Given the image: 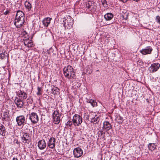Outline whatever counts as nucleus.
Returning <instances> with one entry per match:
<instances>
[{"instance_id": "1", "label": "nucleus", "mask_w": 160, "mask_h": 160, "mask_svg": "<svg viewBox=\"0 0 160 160\" xmlns=\"http://www.w3.org/2000/svg\"><path fill=\"white\" fill-rule=\"evenodd\" d=\"M24 14L23 12L21 11H17L14 23L17 28H20L22 27L24 23L25 20Z\"/></svg>"}, {"instance_id": "2", "label": "nucleus", "mask_w": 160, "mask_h": 160, "mask_svg": "<svg viewBox=\"0 0 160 160\" xmlns=\"http://www.w3.org/2000/svg\"><path fill=\"white\" fill-rule=\"evenodd\" d=\"M64 76L68 79H73L75 74L72 67L70 65L65 67L63 69Z\"/></svg>"}, {"instance_id": "3", "label": "nucleus", "mask_w": 160, "mask_h": 160, "mask_svg": "<svg viewBox=\"0 0 160 160\" xmlns=\"http://www.w3.org/2000/svg\"><path fill=\"white\" fill-rule=\"evenodd\" d=\"M72 121L73 125L75 126H78L82 123V118L80 115L75 114L73 117Z\"/></svg>"}, {"instance_id": "4", "label": "nucleus", "mask_w": 160, "mask_h": 160, "mask_svg": "<svg viewBox=\"0 0 160 160\" xmlns=\"http://www.w3.org/2000/svg\"><path fill=\"white\" fill-rule=\"evenodd\" d=\"M61 115L57 111H55L53 114V119L54 123L55 124H58L60 120V117Z\"/></svg>"}, {"instance_id": "5", "label": "nucleus", "mask_w": 160, "mask_h": 160, "mask_svg": "<svg viewBox=\"0 0 160 160\" xmlns=\"http://www.w3.org/2000/svg\"><path fill=\"white\" fill-rule=\"evenodd\" d=\"M73 20L70 16L68 17L64 21V25L68 28H70L73 25Z\"/></svg>"}, {"instance_id": "6", "label": "nucleus", "mask_w": 160, "mask_h": 160, "mask_svg": "<svg viewBox=\"0 0 160 160\" xmlns=\"http://www.w3.org/2000/svg\"><path fill=\"white\" fill-rule=\"evenodd\" d=\"M28 39V36L27 35H25L23 39V40L24 41V43L26 46L28 48L31 47L33 45V43L31 40Z\"/></svg>"}, {"instance_id": "7", "label": "nucleus", "mask_w": 160, "mask_h": 160, "mask_svg": "<svg viewBox=\"0 0 160 160\" xmlns=\"http://www.w3.org/2000/svg\"><path fill=\"white\" fill-rule=\"evenodd\" d=\"M16 120L17 124L19 126H23L25 123V118L23 116L21 115L17 117L16 118Z\"/></svg>"}, {"instance_id": "8", "label": "nucleus", "mask_w": 160, "mask_h": 160, "mask_svg": "<svg viewBox=\"0 0 160 160\" xmlns=\"http://www.w3.org/2000/svg\"><path fill=\"white\" fill-rule=\"evenodd\" d=\"M82 154V151L80 148H76L73 150V154L76 158H78L80 157Z\"/></svg>"}, {"instance_id": "9", "label": "nucleus", "mask_w": 160, "mask_h": 160, "mask_svg": "<svg viewBox=\"0 0 160 160\" xmlns=\"http://www.w3.org/2000/svg\"><path fill=\"white\" fill-rule=\"evenodd\" d=\"M30 119L33 123H37L38 121V117L37 114L34 112H32L30 114Z\"/></svg>"}, {"instance_id": "10", "label": "nucleus", "mask_w": 160, "mask_h": 160, "mask_svg": "<svg viewBox=\"0 0 160 160\" xmlns=\"http://www.w3.org/2000/svg\"><path fill=\"white\" fill-rule=\"evenodd\" d=\"M160 66V65L158 63L152 64L149 68L150 70L152 72H156Z\"/></svg>"}, {"instance_id": "11", "label": "nucleus", "mask_w": 160, "mask_h": 160, "mask_svg": "<svg viewBox=\"0 0 160 160\" xmlns=\"http://www.w3.org/2000/svg\"><path fill=\"white\" fill-rule=\"evenodd\" d=\"M8 111L4 112L2 114L1 116L3 121H8L10 120V117Z\"/></svg>"}, {"instance_id": "12", "label": "nucleus", "mask_w": 160, "mask_h": 160, "mask_svg": "<svg viewBox=\"0 0 160 160\" xmlns=\"http://www.w3.org/2000/svg\"><path fill=\"white\" fill-rule=\"evenodd\" d=\"M152 49L150 46L147 47L146 48L142 49L140 52L143 55L149 54L151 53Z\"/></svg>"}, {"instance_id": "13", "label": "nucleus", "mask_w": 160, "mask_h": 160, "mask_svg": "<svg viewBox=\"0 0 160 160\" xmlns=\"http://www.w3.org/2000/svg\"><path fill=\"white\" fill-rule=\"evenodd\" d=\"M17 95L19 98L21 99H26L27 97V94L24 91L21 90H20L18 92Z\"/></svg>"}, {"instance_id": "14", "label": "nucleus", "mask_w": 160, "mask_h": 160, "mask_svg": "<svg viewBox=\"0 0 160 160\" xmlns=\"http://www.w3.org/2000/svg\"><path fill=\"white\" fill-rule=\"evenodd\" d=\"M55 138H51L49 140L48 143V147L51 148H53L55 146Z\"/></svg>"}, {"instance_id": "15", "label": "nucleus", "mask_w": 160, "mask_h": 160, "mask_svg": "<svg viewBox=\"0 0 160 160\" xmlns=\"http://www.w3.org/2000/svg\"><path fill=\"white\" fill-rule=\"evenodd\" d=\"M22 142L25 143L30 142V137L29 135L27 133H25L22 138Z\"/></svg>"}, {"instance_id": "16", "label": "nucleus", "mask_w": 160, "mask_h": 160, "mask_svg": "<svg viewBox=\"0 0 160 160\" xmlns=\"http://www.w3.org/2000/svg\"><path fill=\"white\" fill-rule=\"evenodd\" d=\"M38 146L39 148L41 150L44 149L46 146L45 142L44 140L39 141L38 142Z\"/></svg>"}, {"instance_id": "17", "label": "nucleus", "mask_w": 160, "mask_h": 160, "mask_svg": "<svg viewBox=\"0 0 160 160\" xmlns=\"http://www.w3.org/2000/svg\"><path fill=\"white\" fill-rule=\"evenodd\" d=\"M14 102L18 108H21L23 105V103L20 98H17L14 100Z\"/></svg>"}, {"instance_id": "18", "label": "nucleus", "mask_w": 160, "mask_h": 160, "mask_svg": "<svg viewBox=\"0 0 160 160\" xmlns=\"http://www.w3.org/2000/svg\"><path fill=\"white\" fill-rule=\"evenodd\" d=\"M59 89L58 88L56 87H53L49 90L48 93L50 94H53L54 95L57 94L59 93Z\"/></svg>"}, {"instance_id": "19", "label": "nucleus", "mask_w": 160, "mask_h": 160, "mask_svg": "<svg viewBox=\"0 0 160 160\" xmlns=\"http://www.w3.org/2000/svg\"><path fill=\"white\" fill-rule=\"evenodd\" d=\"M103 127L104 129L106 131H108L111 129L112 126L108 122L105 121L103 123Z\"/></svg>"}, {"instance_id": "20", "label": "nucleus", "mask_w": 160, "mask_h": 160, "mask_svg": "<svg viewBox=\"0 0 160 160\" xmlns=\"http://www.w3.org/2000/svg\"><path fill=\"white\" fill-rule=\"evenodd\" d=\"M52 18H45L42 21L43 25L46 27H48L50 23Z\"/></svg>"}, {"instance_id": "21", "label": "nucleus", "mask_w": 160, "mask_h": 160, "mask_svg": "<svg viewBox=\"0 0 160 160\" xmlns=\"http://www.w3.org/2000/svg\"><path fill=\"white\" fill-rule=\"evenodd\" d=\"M6 131L4 126L0 123V134L2 136H4L5 134Z\"/></svg>"}, {"instance_id": "22", "label": "nucleus", "mask_w": 160, "mask_h": 160, "mask_svg": "<svg viewBox=\"0 0 160 160\" xmlns=\"http://www.w3.org/2000/svg\"><path fill=\"white\" fill-rule=\"evenodd\" d=\"M6 131L4 126L0 123V134L2 136H4L5 134Z\"/></svg>"}, {"instance_id": "23", "label": "nucleus", "mask_w": 160, "mask_h": 160, "mask_svg": "<svg viewBox=\"0 0 160 160\" xmlns=\"http://www.w3.org/2000/svg\"><path fill=\"white\" fill-rule=\"evenodd\" d=\"M113 17V15L111 13H107L104 16V17L106 20H111Z\"/></svg>"}, {"instance_id": "24", "label": "nucleus", "mask_w": 160, "mask_h": 160, "mask_svg": "<svg viewBox=\"0 0 160 160\" xmlns=\"http://www.w3.org/2000/svg\"><path fill=\"white\" fill-rule=\"evenodd\" d=\"M93 3L91 2H89L86 4V7L90 11H92L93 8Z\"/></svg>"}, {"instance_id": "25", "label": "nucleus", "mask_w": 160, "mask_h": 160, "mask_svg": "<svg viewBox=\"0 0 160 160\" xmlns=\"http://www.w3.org/2000/svg\"><path fill=\"white\" fill-rule=\"evenodd\" d=\"M25 6L26 8L28 10H30L32 8L31 4L28 1H26L24 3Z\"/></svg>"}, {"instance_id": "26", "label": "nucleus", "mask_w": 160, "mask_h": 160, "mask_svg": "<svg viewBox=\"0 0 160 160\" xmlns=\"http://www.w3.org/2000/svg\"><path fill=\"white\" fill-rule=\"evenodd\" d=\"M156 145L154 143H149L148 147L149 150L151 151L154 150L156 148Z\"/></svg>"}, {"instance_id": "27", "label": "nucleus", "mask_w": 160, "mask_h": 160, "mask_svg": "<svg viewBox=\"0 0 160 160\" xmlns=\"http://www.w3.org/2000/svg\"><path fill=\"white\" fill-rule=\"evenodd\" d=\"M38 91L37 92V94L38 96H40L42 95L41 89L42 88H41L39 87H38L37 88Z\"/></svg>"}, {"instance_id": "28", "label": "nucleus", "mask_w": 160, "mask_h": 160, "mask_svg": "<svg viewBox=\"0 0 160 160\" xmlns=\"http://www.w3.org/2000/svg\"><path fill=\"white\" fill-rule=\"evenodd\" d=\"M118 122L119 123H122L123 121V118L121 116H119V117L118 118Z\"/></svg>"}, {"instance_id": "29", "label": "nucleus", "mask_w": 160, "mask_h": 160, "mask_svg": "<svg viewBox=\"0 0 160 160\" xmlns=\"http://www.w3.org/2000/svg\"><path fill=\"white\" fill-rule=\"evenodd\" d=\"M5 57V52L0 53V59H3Z\"/></svg>"}, {"instance_id": "30", "label": "nucleus", "mask_w": 160, "mask_h": 160, "mask_svg": "<svg viewBox=\"0 0 160 160\" xmlns=\"http://www.w3.org/2000/svg\"><path fill=\"white\" fill-rule=\"evenodd\" d=\"M89 115L86 113H85L84 114V118L86 120H88L89 119Z\"/></svg>"}, {"instance_id": "31", "label": "nucleus", "mask_w": 160, "mask_h": 160, "mask_svg": "<svg viewBox=\"0 0 160 160\" xmlns=\"http://www.w3.org/2000/svg\"><path fill=\"white\" fill-rule=\"evenodd\" d=\"M73 123L72 121H68L67 122V125H68L69 126H71V125H72Z\"/></svg>"}, {"instance_id": "32", "label": "nucleus", "mask_w": 160, "mask_h": 160, "mask_svg": "<svg viewBox=\"0 0 160 160\" xmlns=\"http://www.w3.org/2000/svg\"><path fill=\"white\" fill-rule=\"evenodd\" d=\"M156 20L157 22L160 23V17L158 16L156 17Z\"/></svg>"}, {"instance_id": "33", "label": "nucleus", "mask_w": 160, "mask_h": 160, "mask_svg": "<svg viewBox=\"0 0 160 160\" xmlns=\"http://www.w3.org/2000/svg\"><path fill=\"white\" fill-rule=\"evenodd\" d=\"M91 105L93 107L96 106H97V103L94 101L93 102V103Z\"/></svg>"}, {"instance_id": "34", "label": "nucleus", "mask_w": 160, "mask_h": 160, "mask_svg": "<svg viewBox=\"0 0 160 160\" xmlns=\"http://www.w3.org/2000/svg\"><path fill=\"white\" fill-rule=\"evenodd\" d=\"M98 117H96V115L94 117V118H92V119L93 120L94 122L97 121L98 119Z\"/></svg>"}, {"instance_id": "35", "label": "nucleus", "mask_w": 160, "mask_h": 160, "mask_svg": "<svg viewBox=\"0 0 160 160\" xmlns=\"http://www.w3.org/2000/svg\"><path fill=\"white\" fill-rule=\"evenodd\" d=\"M94 101V100L91 99V100H88V102L90 103L91 105L93 103V102Z\"/></svg>"}, {"instance_id": "36", "label": "nucleus", "mask_w": 160, "mask_h": 160, "mask_svg": "<svg viewBox=\"0 0 160 160\" xmlns=\"http://www.w3.org/2000/svg\"><path fill=\"white\" fill-rule=\"evenodd\" d=\"M122 17L124 19H127V18H127V14H126V17H125L124 16V15H122Z\"/></svg>"}, {"instance_id": "37", "label": "nucleus", "mask_w": 160, "mask_h": 160, "mask_svg": "<svg viewBox=\"0 0 160 160\" xmlns=\"http://www.w3.org/2000/svg\"><path fill=\"white\" fill-rule=\"evenodd\" d=\"M120 1L122 2H126L128 0H120Z\"/></svg>"}, {"instance_id": "38", "label": "nucleus", "mask_w": 160, "mask_h": 160, "mask_svg": "<svg viewBox=\"0 0 160 160\" xmlns=\"http://www.w3.org/2000/svg\"><path fill=\"white\" fill-rule=\"evenodd\" d=\"M13 160H21L20 159L19 160L17 158H14L13 159Z\"/></svg>"}, {"instance_id": "39", "label": "nucleus", "mask_w": 160, "mask_h": 160, "mask_svg": "<svg viewBox=\"0 0 160 160\" xmlns=\"http://www.w3.org/2000/svg\"><path fill=\"white\" fill-rule=\"evenodd\" d=\"M9 13V11H7L6 12H5L4 13V14L5 15H7V14H8V13Z\"/></svg>"}, {"instance_id": "40", "label": "nucleus", "mask_w": 160, "mask_h": 160, "mask_svg": "<svg viewBox=\"0 0 160 160\" xmlns=\"http://www.w3.org/2000/svg\"><path fill=\"white\" fill-rule=\"evenodd\" d=\"M134 1L138 2L139 0H133Z\"/></svg>"}, {"instance_id": "41", "label": "nucleus", "mask_w": 160, "mask_h": 160, "mask_svg": "<svg viewBox=\"0 0 160 160\" xmlns=\"http://www.w3.org/2000/svg\"><path fill=\"white\" fill-rule=\"evenodd\" d=\"M37 160H42L41 159H37Z\"/></svg>"}, {"instance_id": "42", "label": "nucleus", "mask_w": 160, "mask_h": 160, "mask_svg": "<svg viewBox=\"0 0 160 160\" xmlns=\"http://www.w3.org/2000/svg\"><path fill=\"white\" fill-rule=\"evenodd\" d=\"M104 1H105V0H103V1H102V2H104Z\"/></svg>"}, {"instance_id": "43", "label": "nucleus", "mask_w": 160, "mask_h": 160, "mask_svg": "<svg viewBox=\"0 0 160 160\" xmlns=\"http://www.w3.org/2000/svg\"><path fill=\"white\" fill-rule=\"evenodd\" d=\"M99 71L98 70H97V71Z\"/></svg>"}]
</instances>
